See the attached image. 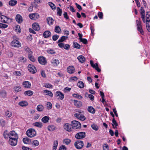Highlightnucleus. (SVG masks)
<instances>
[{
    "instance_id": "nucleus-6",
    "label": "nucleus",
    "mask_w": 150,
    "mask_h": 150,
    "mask_svg": "<svg viewBox=\"0 0 150 150\" xmlns=\"http://www.w3.org/2000/svg\"><path fill=\"white\" fill-rule=\"evenodd\" d=\"M29 71L32 73L34 74L37 71L36 68L33 65L29 64L28 67Z\"/></svg>"
},
{
    "instance_id": "nucleus-38",
    "label": "nucleus",
    "mask_w": 150,
    "mask_h": 150,
    "mask_svg": "<svg viewBox=\"0 0 150 150\" xmlns=\"http://www.w3.org/2000/svg\"><path fill=\"white\" fill-rule=\"evenodd\" d=\"M19 105L22 107L26 106L28 105V103L25 101H21L19 102Z\"/></svg>"
},
{
    "instance_id": "nucleus-1",
    "label": "nucleus",
    "mask_w": 150,
    "mask_h": 150,
    "mask_svg": "<svg viewBox=\"0 0 150 150\" xmlns=\"http://www.w3.org/2000/svg\"><path fill=\"white\" fill-rule=\"evenodd\" d=\"M75 120L72 121L71 122V124L69 123H65L64 125V127L65 130L68 132L71 131L75 127Z\"/></svg>"
},
{
    "instance_id": "nucleus-54",
    "label": "nucleus",
    "mask_w": 150,
    "mask_h": 150,
    "mask_svg": "<svg viewBox=\"0 0 150 150\" xmlns=\"http://www.w3.org/2000/svg\"><path fill=\"white\" fill-rule=\"evenodd\" d=\"M138 31L142 35H143L144 34V32L142 29V28H140L137 29Z\"/></svg>"
},
{
    "instance_id": "nucleus-55",
    "label": "nucleus",
    "mask_w": 150,
    "mask_h": 150,
    "mask_svg": "<svg viewBox=\"0 0 150 150\" xmlns=\"http://www.w3.org/2000/svg\"><path fill=\"white\" fill-rule=\"evenodd\" d=\"M44 86L47 88H52L53 87V86L50 83H45V84Z\"/></svg>"
},
{
    "instance_id": "nucleus-63",
    "label": "nucleus",
    "mask_w": 150,
    "mask_h": 150,
    "mask_svg": "<svg viewBox=\"0 0 150 150\" xmlns=\"http://www.w3.org/2000/svg\"><path fill=\"white\" fill-rule=\"evenodd\" d=\"M28 58L32 62H34L35 61V59L32 55L29 57Z\"/></svg>"
},
{
    "instance_id": "nucleus-25",
    "label": "nucleus",
    "mask_w": 150,
    "mask_h": 150,
    "mask_svg": "<svg viewBox=\"0 0 150 150\" xmlns=\"http://www.w3.org/2000/svg\"><path fill=\"white\" fill-rule=\"evenodd\" d=\"M87 110L89 112L92 114H94L95 112L94 109L91 106H88L87 109Z\"/></svg>"
},
{
    "instance_id": "nucleus-18",
    "label": "nucleus",
    "mask_w": 150,
    "mask_h": 150,
    "mask_svg": "<svg viewBox=\"0 0 150 150\" xmlns=\"http://www.w3.org/2000/svg\"><path fill=\"white\" fill-rule=\"evenodd\" d=\"M51 32L48 31L47 30L45 31L43 34V36L44 38H47L51 36Z\"/></svg>"
},
{
    "instance_id": "nucleus-8",
    "label": "nucleus",
    "mask_w": 150,
    "mask_h": 150,
    "mask_svg": "<svg viewBox=\"0 0 150 150\" xmlns=\"http://www.w3.org/2000/svg\"><path fill=\"white\" fill-rule=\"evenodd\" d=\"M86 136V133L85 132H81L77 133L76 134V138L77 139H82Z\"/></svg>"
},
{
    "instance_id": "nucleus-30",
    "label": "nucleus",
    "mask_w": 150,
    "mask_h": 150,
    "mask_svg": "<svg viewBox=\"0 0 150 150\" xmlns=\"http://www.w3.org/2000/svg\"><path fill=\"white\" fill-rule=\"evenodd\" d=\"M17 3V1L14 0H11L9 1V5L11 6H15Z\"/></svg>"
},
{
    "instance_id": "nucleus-16",
    "label": "nucleus",
    "mask_w": 150,
    "mask_h": 150,
    "mask_svg": "<svg viewBox=\"0 0 150 150\" xmlns=\"http://www.w3.org/2000/svg\"><path fill=\"white\" fill-rule=\"evenodd\" d=\"M68 72L70 74H72L75 72V68L73 66H69L67 68Z\"/></svg>"
},
{
    "instance_id": "nucleus-49",
    "label": "nucleus",
    "mask_w": 150,
    "mask_h": 150,
    "mask_svg": "<svg viewBox=\"0 0 150 150\" xmlns=\"http://www.w3.org/2000/svg\"><path fill=\"white\" fill-rule=\"evenodd\" d=\"M57 14L59 16H61L62 15V10L60 9L59 7H57Z\"/></svg>"
},
{
    "instance_id": "nucleus-53",
    "label": "nucleus",
    "mask_w": 150,
    "mask_h": 150,
    "mask_svg": "<svg viewBox=\"0 0 150 150\" xmlns=\"http://www.w3.org/2000/svg\"><path fill=\"white\" fill-rule=\"evenodd\" d=\"M13 74L16 76H20L21 75L20 71H15L13 73Z\"/></svg>"
},
{
    "instance_id": "nucleus-17",
    "label": "nucleus",
    "mask_w": 150,
    "mask_h": 150,
    "mask_svg": "<svg viewBox=\"0 0 150 150\" xmlns=\"http://www.w3.org/2000/svg\"><path fill=\"white\" fill-rule=\"evenodd\" d=\"M79 62L81 63H83L85 61L86 59L83 55H80L77 57Z\"/></svg>"
},
{
    "instance_id": "nucleus-4",
    "label": "nucleus",
    "mask_w": 150,
    "mask_h": 150,
    "mask_svg": "<svg viewBox=\"0 0 150 150\" xmlns=\"http://www.w3.org/2000/svg\"><path fill=\"white\" fill-rule=\"evenodd\" d=\"M36 133L35 129L32 128L30 129L26 132V134L29 137H32L36 135Z\"/></svg>"
},
{
    "instance_id": "nucleus-52",
    "label": "nucleus",
    "mask_w": 150,
    "mask_h": 150,
    "mask_svg": "<svg viewBox=\"0 0 150 150\" xmlns=\"http://www.w3.org/2000/svg\"><path fill=\"white\" fill-rule=\"evenodd\" d=\"M71 90V88L68 87H65L63 90V91L64 93L69 92Z\"/></svg>"
},
{
    "instance_id": "nucleus-45",
    "label": "nucleus",
    "mask_w": 150,
    "mask_h": 150,
    "mask_svg": "<svg viewBox=\"0 0 150 150\" xmlns=\"http://www.w3.org/2000/svg\"><path fill=\"white\" fill-rule=\"evenodd\" d=\"M71 142V141L70 139H64L63 141V144H65L67 145H68Z\"/></svg>"
},
{
    "instance_id": "nucleus-43",
    "label": "nucleus",
    "mask_w": 150,
    "mask_h": 150,
    "mask_svg": "<svg viewBox=\"0 0 150 150\" xmlns=\"http://www.w3.org/2000/svg\"><path fill=\"white\" fill-rule=\"evenodd\" d=\"M68 38L67 37L63 36L61 37L60 39L58 41V43H59L60 42H63L64 40H66Z\"/></svg>"
},
{
    "instance_id": "nucleus-13",
    "label": "nucleus",
    "mask_w": 150,
    "mask_h": 150,
    "mask_svg": "<svg viewBox=\"0 0 150 150\" xmlns=\"http://www.w3.org/2000/svg\"><path fill=\"white\" fill-rule=\"evenodd\" d=\"M0 96L1 98H5L6 97L7 92L4 90H1L0 91Z\"/></svg>"
},
{
    "instance_id": "nucleus-10",
    "label": "nucleus",
    "mask_w": 150,
    "mask_h": 150,
    "mask_svg": "<svg viewBox=\"0 0 150 150\" xmlns=\"http://www.w3.org/2000/svg\"><path fill=\"white\" fill-rule=\"evenodd\" d=\"M140 14L141 15V18L143 22L144 23L145 22V11L143 7H141L140 8Z\"/></svg>"
},
{
    "instance_id": "nucleus-32",
    "label": "nucleus",
    "mask_w": 150,
    "mask_h": 150,
    "mask_svg": "<svg viewBox=\"0 0 150 150\" xmlns=\"http://www.w3.org/2000/svg\"><path fill=\"white\" fill-rule=\"evenodd\" d=\"M55 32L58 33H60L61 32V30L59 26H56L54 29Z\"/></svg>"
},
{
    "instance_id": "nucleus-27",
    "label": "nucleus",
    "mask_w": 150,
    "mask_h": 150,
    "mask_svg": "<svg viewBox=\"0 0 150 150\" xmlns=\"http://www.w3.org/2000/svg\"><path fill=\"white\" fill-rule=\"evenodd\" d=\"M47 21V23L50 25H52L54 21V20L51 17H49L46 19Z\"/></svg>"
},
{
    "instance_id": "nucleus-22",
    "label": "nucleus",
    "mask_w": 150,
    "mask_h": 150,
    "mask_svg": "<svg viewBox=\"0 0 150 150\" xmlns=\"http://www.w3.org/2000/svg\"><path fill=\"white\" fill-rule=\"evenodd\" d=\"M16 21L19 23H21L22 22V18L19 14L16 15Z\"/></svg>"
},
{
    "instance_id": "nucleus-64",
    "label": "nucleus",
    "mask_w": 150,
    "mask_h": 150,
    "mask_svg": "<svg viewBox=\"0 0 150 150\" xmlns=\"http://www.w3.org/2000/svg\"><path fill=\"white\" fill-rule=\"evenodd\" d=\"M76 5L77 8L79 10V11H80L82 10V7L80 5L76 3Z\"/></svg>"
},
{
    "instance_id": "nucleus-42",
    "label": "nucleus",
    "mask_w": 150,
    "mask_h": 150,
    "mask_svg": "<svg viewBox=\"0 0 150 150\" xmlns=\"http://www.w3.org/2000/svg\"><path fill=\"white\" fill-rule=\"evenodd\" d=\"M93 68H95L98 72H100L101 70L98 68V65L97 63L94 64Z\"/></svg>"
},
{
    "instance_id": "nucleus-35",
    "label": "nucleus",
    "mask_w": 150,
    "mask_h": 150,
    "mask_svg": "<svg viewBox=\"0 0 150 150\" xmlns=\"http://www.w3.org/2000/svg\"><path fill=\"white\" fill-rule=\"evenodd\" d=\"M14 90L16 92H18L21 91V88L20 86H16L14 87Z\"/></svg>"
},
{
    "instance_id": "nucleus-7",
    "label": "nucleus",
    "mask_w": 150,
    "mask_h": 150,
    "mask_svg": "<svg viewBox=\"0 0 150 150\" xmlns=\"http://www.w3.org/2000/svg\"><path fill=\"white\" fill-rule=\"evenodd\" d=\"M29 17L31 19L36 20L40 18V16L38 13H35L30 14Z\"/></svg>"
},
{
    "instance_id": "nucleus-44",
    "label": "nucleus",
    "mask_w": 150,
    "mask_h": 150,
    "mask_svg": "<svg viewBox=\"0 0 150 150\" xmlns=\"http://www.w3.org/2000/svg\"><path fill=\"white\" fill-rule=\"evenodd\" d=\"M58 144V141L57 140H56L54 142L53 146V149L54 150H56L57 149V145Z\"/></svg>"
},
{
    "instance_id": "nucleus-61",
    "label": "nucleus",
    "mask_w": 150,
    "mask_h": 150,
    "mask_svg": "<svg viewBox=\"0 0 150 150\" xmlns=\"http://www.w3.org/2000/svg\"><path fill=\"white\" fill-rule=\"evenodd\" d=\"M33 144L35 146H36L39 145V142L38 140H35L33 142Z\"/></svg>"
},
{
    "instance_id": "nucleus-41",
    "label": "nucleus",
    "mask_w": 150,
    "mask_h": 150,
    "mask_svg": "<svg viewBox=\"0 0 150 150\" xmlns=\"http://www.w3.org/2000/svg\"><path fill=\"white\" fill-rule=\"evenodd\" d=\"M5 115L7 117L10 118L12 117V113L11 112L8 110L5 112Z\"/></svg>"
},
{
    "instance_id": "nucleus-23",
    "label": "nucleus",
    "mask_w": 150,
    "mask_h": 150,
    "mask_svg": "<svg viewBox=\"0 0 150 150\" xmlns=\"http://www.w3.org/2000/svg\"><path fill=\"white\" fill-rule=\"evenodd\" d=\"M23 85L25 88H30L31 86L30 83L28 81L23 82Z\"/></svg>"
},
{
    "instance_id": "nucleus-36",
    "label": "nucleus",
    "mask_w": 150,
    "mask_h": 150,
    "mask_svg": "<svg viewBox=\"0 0 150 150\" xmlns=\"http://www.w3.org/2000/svg\"><path fill=\"white\" fill-rule=\"evenodd\" d=\"M81 124L78 121L76 120V129H79L81 128Z\"/></svg>"
},
{
    "instance_id": "nucleus-39",
    "label": "nucleus",
    "mask_w": 150,
    "mask_h": 150,
    "mask_svg": "<svg viewBox=\"0 0 150 150\" xmlns=\"http://www.w3.org/2000/svg\"><path fill=\"white\" fill-rule=\"evenodd\" d=\"M82 103L80 101L76 100V106L77 108H80L82 106Z\"/></svg>"
},
{
    "instance_id": "nucleus-2",
    "label": "nucleus",
    "mask_w": 150,
    "mask_h": 150,
    "mask_svg": "<svg viewBox=\"0 0 150 150\" xmlns=\"http://www.w3.org/2000/svg\"><path fill=\"white\" fill-rule=\"evenodd\" d=\"M76 117L78 119L84 121L86 120V117L84 115V112L82 111H76Z\"/></svg>"
},
{
    "instance_id": "nucleus-11",
    "label": "nucleus",
    "mask_w": 150,
    "mask_h": 150,
    "mask_svg": "<svg viewBox=\"0 0 150 150\" xmlns=\"http://www.w3.org/2000/svg\"><path fill=\"white\" fill-rule=\"evenodd\" d=\"M18 138H16L13 139H9V144L12 146H14L17 144V139Z\"/></svg>"
},
{
    "instance_id": "nucleus-60",
    "label": "nucleus",
    "mask_w": 150,
    "mask_h": 150,
    "mask_svg": "<svg viewBox=\"0 0 150 150\" xmlns=\"http://www.w3.org/2000/svg\"><path fill=\"white\" fill-rule=\"evenodd\" d=\"M59 36V35H54L52 36V39L54 41H56L58 38Z\"/></svg>"
},
{
    "instance_id": "nucleus-40",
    "label": "nucleus",
    "mask_w": 150,
    "mask_h": 150,
    "mask_svg": "<svg viewBox=\"0 0 150 150\" xmlns=\"http://www.w3.org/2000/svg\"><path fill=\"white\" fill-rule=\"evenodd\" d=\"M112 125L113 127V128L114 129L116 128L117 127L118 125V124L114 118H113L112 120Z\"/></svg>"
},
{
    "instance_id": "nucleus-37",
    "label": "nucleus",
    "mask_w": 150,
    "mask_h": 150,
    "mask_svg": "<svg viewBox=\"0 0 150 150\" xmlns=\"http://www.w3.org/2000/svg\"><path fill=\"white\" fill-rule=\"evenodd\" d=\"M56 129V127L53 125H50L48 127V129L50 131H54Z\"/></svg>"
},
{
    "instance_id": "nucleus-33",
    "label": "nucleus",
    "mask_w": 150,
    "mask_h": 150,
    "mask_svg": "<svg viewBox=\"0 0 150 150\" xmlns=\"http://www.w3.org/2000/svg\"><path fill=\"white\" fill-rule=\"evenodd\" d=\"M44 109V107L42 105H39L37 107V110L39 112L42 111Z\"/></svg>"
},
{
    "instance_id": "nucleus-9",
    "label": "nucleus",
    "mask_w": 150,
    "mask_h": 150,
    "mask_svg": "<svg viewBox=\"0 0 150 150\" xmlns=\"http://www.w3.org/2000/svg\"><path fill=\"white\" fill-rule=\"evenodd\" d=\"M38 60L39 63L42 65H45L47 63V61L44 57H38Z\"/></svg>"
},
{
    "instance_id": "nucleus-29",
    "label": "nucleus",
    "mask_w": 150,
    "mask_h": 150,
    "mask_svg": "<svg viewBox=\"0 0 150 150\" xmlns=\"http://www.w3.org/2000/svg\"><path fill=\"white\" fill-rule=\"evenodd\" d=\"M24 94L25 96L27 95L29 96H30L33 95V92L31 91H27L25 92Z\"/></svg>"
},
{
    "instance_id": "nucleus-51",
    "label": "nucleus",
    "mask_w": 150,
    "mask_h": 150,
    "mask_svg": "<svg viewBox=\"0 0 150 150\" xmlns=\"http://www.w3.org/2000/svg\"><path fill=\"white\" fill-rule=\"evenodd\" d=\"M8 27L7 25L3 24L1 23H0V28H5Z\"/></svg>"
},
{
    "instance_id": "nucleus-5",
    "label": "nucleus",
    "mask_w": 150,
    "mask_h": 150,
    "mask_svg": "<svg viewBox=\"0 0 150 150\" xmlns=\"http://www.w3.org/2000/svg\"><path fill=\"white\" fill-rule=\"evenodd\" d=\"M55 96L57 98L58 100H62L64 98V94L60 91H56L55 93Z\"/></svg>"
},
{
    "instance_id": "nucleus-28",
    "label": "nucleus",
    "mask_w": 150,
    "mask_h": 150,
    "mask_svg": "<svg viewBox=\"0 0 150 150\" xmlns=\"http://www.w3.org/2000/svg\"><path fill=\"white\" fill-rule=\"evenodd\" d=\"M136 22L137 24V29L142 27V23L140 21L136 20Z\"/></svg>"
},
{
    "instance_id": "nucleus-15",
    "label": "nucleus",
    "mask_w": 150,
    "mask_h": 150,
    "mask_svg": "<svg viewBox=\"0 0 150 150\" xmlns=\"http://www.w3.org/2000/svg\"><path fill=\"white\" fill-rule=\"evenodd\" d=\"M8 19L9 18L6 16L1 15V21L4 23H6Z\"/></svg>"
},
{
    "instance_id": "nucleus-24",
    "label": "nucleus",
    "mask_w": 150,
    "mask_h": 150,
    "mask_svg": "<svg viewBox=\"0 0 150 150\" xmlns=\"http://www.w3.org/2000/svg\"><path fill=\"white\" fill-rule=\"evenodd\" d=\"M23 141L24 144H30L31 143V140L28 137L24 138Z\"/></svg>"
},
{
    "instance_id": "nucleus-3",
    "label": "nucleus",
    "mask_w": 150,
    "mask_h": 150,
    "mask_svg": "<svg viewBox=\"0 0 150 150\" xmlns=\"http://www.w3.org/2000/svg\"><path fill=\"white\" fill-rule=\"evenodd\" d=\"M18 38L14 39L11 43V45L13 47L19 48L21 47V44Z\"/></svg>"
},
{
    "instance_id": "nucleus-14",
    "label": "nucleus",
    "mask_w": 150,
    "mask_h": 150,
    "mask_svg": "<svg viewBox=\"0 0 150 150\" xmlns=\"http://www.w3.org/2000/svg\"><path fill=\"white\" fill-rule=\"evenodd\" d=\"M8 136L9 137H12L14 136L15 138H18V134L13 131L10 132L8 134Z\"/></svg>"
},
{
    "instance_id": "nucleus-56",
    "label": "nucleus",
    "mask_w": 150,
    "mask_h": 150,
    "mask_svg": "<svg viewBox=\"0 0 150 150\" xmlns=\"http://www.w3.org/2000/svg\"><path fill=\"white\" fill-rule=\"evenodd\" d=\"M26 60V58L22 57L20 58L19 60L21 62L24 63L25 62Z\"/></svg>"
},
{
    "instance_id": "nucleus-50",
    "label": "nucleus",
    "mask_w": 150,
    "mask_h": 150,
    "mask_svg": "<svg viewBox=\"0 0 150 150\" xmlns=\"http://www.w3.org/2000/svg\"><path fill=\"white\" fill-rule=\"evenodd\" d=\"M47 108L48 110L51 109L52 108V105L50 102H47Z\"/></svg>"
},
{
    "instance_id": "nucleus-57",
    "label": "nucleus",
    "mask_w": 150,
    "mask_h": 150,
    "mask_svg": "<svg viewBox=\"0 0 150 150\" xmlns=\"http://www.w3.org/2000/svg\"><path fill=\"white\" fill-rule=\"evenodd\" d=\"M48 53L51 54H54L55 53V52L54 50L52 49H50L47 51Z\"/></svg>"
},
{
    "instance_id": "nucleus-59",
    "label": "nucleus",
    "mask_w": 150,
    "mask_h": 150,
    "mask_svg": "<svg viewBox=\"0 0 150 150\" xmlns=\"http://www.w3.org/2000/svg\"><path fill=\"white\" fill-rule=\"evenodd\" d=\"M67 148L64 145H61L59 148V150H66Z\"/></svg>"
},
{
    "instance_id": "nucleus-19",
    "label": "nucleus",
    "mask_w": 150,
    "mask_h": 150,
    "mask_svg": "<svg viewBox=\"0 0 150 150\" xmlns=\"http://www.w3.org/2000/svg\"><path fill=\"white\" fill-rule=\"evenodd\" d=\"M33 28L34 30L36 31H38L40 29V27L38 23H35L32 25Z\"/></svg>"
},
{
    "instance_id": "nucleus-31",
    "label": "nucleus",
    "mask_w": 150,
    "mask_h": 150,
    "mask_svg": "<svg viewBox=\"0 0 150 150\" xmlns=\"http://www.w3.org/2000/svg\"><path fill=\"white\" fill-rule=\"evenodd\" d=\"M77 86L80 88H82L84 87V84L83 82L80 81L77 83Z\"/></svg>"
},
{
    "instance_id": "nucleus-12",
    "label": "nucleus",
    "mask_w": 150,
    "mask_h": 150,
    "mask_svg": "<svg viewBox=\"0 0 150 150\" xmlns=\"http://www.w3.org/2000/svg\"><path fill=\"white\" fill-rule=\"evenodd\" d=\"M83 143L82 141L76 142V147L77 149H81L83 147Z\"/></svg>"
},
{
    "instance_id": "nucleus-58",
    "label": "nucleus",
    "mask_w": 150,
    "mask_h": 150,
    "mask_svg": "<svg viewBox=\"0 0 150 150\" xmlns=\"http://www.w3.org/2000/svg\"><path fill=\"white\" fill-rule=\"evenodd\" d=\"M15 30L17 32L20 33L21 32L20 28V26L18 25L16 26Z\"/></svg>"
},
{
    "instance_id": "nucleus-26",
    "label": "nucleus",
    "mask_w": 150,
    "mask_h": 150,
    "mask_svg": "<svg viewBox=\"0 0 150 150\" xmlns=\"http://www.w3.org/2000/svg\"><path fill=\"white\" fill-rule=\"evenodd\" d=\"M50 120V118L47 116H45L42 119V121L44 123L47 122Z\"/></svg>"
},
{
    "instance_id": "nucleus-47",
    "label": "nucleus",
    "mask_w": 150,
    "mask_h": 150,
    "mask_svg": "<svg viewBox=\"0 0 150 150\" xmlns=\"http://www.w3.org/2000/svg\"><path fill=\"white\" fill-rule=\"evenodd\" d=\"M92 128L95 131H97L98 129V127L97 125L96 124H92L91 126Z\"/></svg>"
},
{
    "instance_id": "nucleus-20",
    "label": "nucleus",
    "mask_w": 150,
    "mask_h": 150,
    "mask_svg": "<svg viewBox=\"0 0 150 150\" xmlns=\"http://www.w3.org/2000/svg\"><path fill=\"white\" fill-rule=\"evenodd\" d=\"M52 64L54 66H57L59 64V61L58 59H53L52 61Z\"/></svg>"
},
{
    "instance_id": "nucleus-46",
    "label": "nucleus",
    "mask_w": 150,
    "mask_h": 150,
    "mask_svg": "<svg viewBox=\"0 0 150 150\" xmlns=\"http://www.w3.org/2000/svg\"><path fill=\"white\" fill-rule=\"evenodd\" d=\"M146 20L150 21V12L147 11L146 16Z\"/></svg>"
},
{
    "instance_id": "nucleus-21",
    "label": "nucleus",
    "mask_w": 150,
    "mask_h": 150,
    "mask_svg": "<svg viewBox=\"0 0 150 150\" xmlns=\"http://www.w3.org/2000/svg\"><path fill=\"white\" fill-rule=\"evenodd\" d=\"M43 93H45L46 95L50 96V97H52L53 96L52 93L50 91L47 90H44L43 91Z\"/></svg>"
},
{
    "instance_id": "nucleus-48",
    "label": "nucleus",
    "mask_w": 150,
    "mask_h": 150,
    "mask_svg": "<svg viewBox=\"0 0 150 150\" xmlns=\"http://www.w3.org/2000/svg\"><path fill=\"white\" fill-rule=\"evenodd\" d=\"M49 4L53 10H55L56 6L54 4L51 2H49Z\"/></svg>"
},
{
    "instance_id": "nucleus-62",
    "label": "nucleus",
    "mask_w": 150,
    "mask_h": 150,
    "mask_svg": "<svg viewBox=\"0 0 150 150\" xmlns=\"http://www.w3.org/2000/svg\"><path fill=\"white\" fill-rule=\"evenodd\" d=\"M80 41L83 42L84 44H86L87 43V40L86 39L84 38H82L80 40Z\"/></svg>"
},
{
    "instance_id": "nucleus-34",
    "label": "nucleus",
    "mask_w": 150,
    "mask_h": 150,
    "mask_svg": "<svg viewBox=\"0 0 150 150\" xmlns=\"http://www.w3.org/2000/svg\"><path fill=\"white\" fill-rule=\"evenodd\" d=\"M33 125L39 128H41L42 126V123L41 122H36L33 124Z\"/></svg>"
}]
</instances>
